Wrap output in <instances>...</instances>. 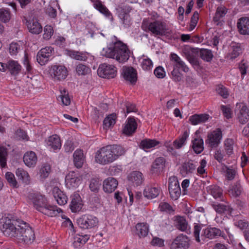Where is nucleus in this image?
Listing matches in <instances>:
<instances>
[{
    "mask_svg": "<svg viewBox=\"0 0 249 249\" xmlns=\"http://www.w3.org/2000/svg\"><path fill=\"white\" fill-rule=\"evenodd\" d=\"M232 52L231 53V57L235 58L237 57L242 53V49L240 45L237 44H232L231 46Z\"/></svg>",
    "mask_w": 249,
    "mask_h": 249,
    "instance_id": "obj_58",
    "label": "nucleus"
},
{
    "mask_svg": "<svg viewBox=\"0 0 249 249\" xmlns=\"http://www.w3.org/2000/svg\"><path fill=\"white\" fill-rule=\"evenodd\" d=\"M217 93L224 98H228L229 92L227 89L222 85H219L216 89Z\"/></svg>",
    "mask_w": 249,
    "mask_h": 249,
    "instance_id": "obj_61",
    "label": "nucleus"
},
{
    "mask_svg": "<svg viewBox=\"0 0 249 249\" xmlns=\"http://www.w3.org/2000/svg\"><path fill=\"white\" fill-rule=\"evenodd\" d=\"M233 144L234 141L231 139H227L225 141V150L227 154L229 156L231 155L233 153Z\"/></svg>",
    "mask_w": 249,
    "mask_h": 249,
    "instance_id": "obj_55",
    "label": "nucleus"
},
{
    "mask_svg": "<svg viewBox=\"0 0 249 249\" xmlns=\"http://www.w3.org/2000/svg\"><path fill=\"white\" fill-rule=\"evenodd\" d=\"M16 175L19 179H21L26 184H29L30 181L29 176L28 173L22 168H18L16 172Z\"/></svg>",
    "mask_w": 249,
    "mask_h": 249,
    "instance_id": "obj_48",
    "label": "nucleus"
},
{
    "mask_svg": "<svg viewBox=\"0 0 249 249\" xmlns=\"http://www.w3.org/2000/svg\"><path fill=\"white\" fill-rule=\"evenodd\" d=\"M101 185V180L98 178H94L90 180L89 188L92 192H97Z\"/></svg>",
    "mask_w": 249,
    "mask_h": 249,
    "instance_id": "obj_50",
    "label": "nucleus"
},
{
    "mask_svg": "<svg viewBox=\"0 0 249 249\" xmlns=\"http://www.w3.org/2000/svg\"><path fill=\"white\" fill-rule=\"evenodd\" d=\"M29 198L32 201L34 207L38 211L49 216H56L62 212L56 206L49 205L46 198L36 193H31Z\"/></svg>",
    "mask_w": 249,
    "mask_h": 249,
    "instance_id": "obj_3",
    "label": "nucleus"
},
{
    "mask_svg": "<svg viewBox=\"0 0 249 249\" xmlns=\"http://www.w3.org/2000/svg\"><path fill=\"white\" fill-rule=\"evenodd\" d=\"M94 7L98 10L100 13L104 14L106 17L109 18L111 17L112 18V15L108 9L100 1H97L94 4Z\"/></svg>",
    "mask_w": 249,
    "mask_h": 249,
    "instance_id": "obj_45",
    "label": "nucleus"
},
{
    "mask_svg": "<svg viewBox=\"0 0 249 249\" xmlns=\"http://www.w3.org/2000/svg\"><path fill=\"white\" fill-rule=\"evenodd\" d=\"M212 206L216 213L220 214L226 213L231 214L233 211V209L228 202H225V204L213 203L212 204Z\"/></svg>",
    "mask_w": 249,
    "mask_h": 249,
    "instance_id": "obj_22",
    "label": "nucleus"
},
{
    "mask_svg": "<svg viewBox=\"0 0 249 249\" xmlns=\"http://www.w3.org/2000/svg\"><path fill=\"white\" fill-rule=\"evenodd\" d=\"M26 23L29 32L33 34L38 35L42 31V26L36 19L27 20Z\"/></svg>",
    "mask_w": 249,
    "mask_h": 249,
    "instance_id": "obj_27",
    "label": "nucleus"
},
{
    "mask_svg": "<svg viewBox=\"0 0 249 249\" xmlns=\"http://www.w3.org/2000/svg\"><path fill=\"white\" fill-rule=\"evenodd\" d=\"M83 206L82 200L79 194H75L72 196L70 207L72 212H77L81 210Z\"/></svg>",
    "mask_w": 249,
    "mask_h": 249,
    "instance_id": "obj_26",
    "label": "nucleus"
},
{
    "mask_svg": "<svg viewBox=\"0 0 249 249\" xmlns=\"http://www.w3.org/2000/svg\"><path fill=\"white\" fill-rule=\"evenodd\" d=\"M237 28L240 34L249 35V18L242 17L239 18L237 24Z\"/></svg>",
    "mask_w": 249,
    "mask_h": 249,
    "instance_id": "obj_21",
    "label": "nucleus"
},
{
    "mask_svg": "<svg viewBox=\"0 0 249 249\" xmlns=\"http://www.w3.org/2000/svg\"><path fill=\"white\" fill-rule=\"evenodd\" d=\"M189 48H185L184 50V53L186 59L189 61V62L194 66H198L199 65V63L197 60V59L196 57V56L193 54L194 52H192Z\"/></svg>",
    "mask_w": 249,
    "mask_h": 249,
    "instance_id": "obj_39",
    "label": "nucleus"
},
{
    "mask_svg": "<svg viewBox=\"0 0 249 249\" xmlns=\"http://www.w3.org/2000/svg\"><path fill=\"white\" fill-rule=\"evenodd\" d=\"M53 49L51 47H46L41 49L36 55L37 61L41 65H44L47 63L50 57L53 55Z\"/></svg>",
    "mask_w": 249,
    "mask_h": 249,
    "instance_id": "obj_14",
    "label": "nucleus"
},
{
    "mask_svg": "<svg viewBox=\"0 0 249 249\" xmlns=\"http://www.w3.org/2000/svg\"><path fill=\"white\" fill-rule=\"evenodd\" d=\"M80 181V178L76 176L74 172L69 173L66 177L67 184H69L72 187L78 186Z\"/></svg>",
    "mask_w": 249,
    "mask_h": 249,
    "instance_id": "obj_38",
    "label": "nucleus"
},
{
    "mask_svg": "<svg viewBox=\"0 0 249 249\" xmlns=\"http://www.w3.org/2000/svg\"><path fill=\"white\" fill-rule=\"evenodd\" d=\"M122 75L124 79L134 85L137 80V73L135 69L131 67L124 66L122 69Z\"/></svg>",
    "mask_w": 249,
    "mask_h": 249,
    "instance_id": "obj_13",
    "label": "nucleus"
},
{
    "mask_svg": "<svg viewBox=\"0 0 249 249\" xmlns=\"http://www.w3.org/2000/svg\"><path fill=\"white\" fill-rule=\"evenodd\" d=\"M7 70L11 75H17L20 72L21 66L14 60H9L6 63L0 62V71L5 72Z\"/></svg>",
    "mask_w": 249,
    "mask_h": 249,
    "instance_id": "obj_7",
    "label": "nucleus"
},
{
    "mask_svg": "<svg viewBox=\"0 0 249 249\" xmlns=\"http://www.w3.org/2000/svg\"><path fill=\"white\" fill-rule=\"evenodd\" d=\"M21 223V222L6 217L0 221V229L5 236L15 237L17 236L18 229Z\"/></svg>",
    "mask_w": 249,
    "mask_h": 249,
    "instance_id": "obj_5",
    "label": "nucleus"
},
{
    "mask_svg": "<svg viewBox=\"0 0 249 249\" xmlns=\"http://www.w3.org/2000/svg\"><path fill=\"white\" fill-rule=\"evenodd\" d=\"M168 190L170 197L172 200H176L181 195V189L178 179L175 177L169 179Z\"/></svg>",
    "mask_w": 249,
    "mask_h": 249,
    "instance_id": "obj_11",
    "label": "nucleus"
},
{
    "mask_svg": "<svg viewBox=\"0 0 249 249\" xmlns=\"http://www.w3.org/2000/svg\"><path fill=\"white\" fill-rule=\"evenodd\" d=\"M117 70L116 68L110 65L103 64L99 66L97 70L98 75L105 78H112L116 75Z\"/></svg>",
    "mask_w": 249,
    "mask_h": 249,
    "instance_id": "obj_9",
    "label": "nucleus"
},
{
    "mask_svg": "<svg viewBox=\"0 0 249 249\" xmlns=\"http://www.w3.org/2000/svg\"><path fill=\"white\" fill-rule=\"evenodd\" d=\"M77 222L81 228L88 229L97 225L98 219L91 215H84L77 219Z\"/></svg>",
    "mask_w": 249,
    "mask_h": 249,
    "instance_id": "obj_8",
    "label": "nucleus"
},
{
    "mask_svg": "<svg viewBox=\"0 0 249 249\" xmlns=\"http://www.w3.org/2000/svg\"><path fill=\"white\" fill-rule=\"evenodd\" d=\"M242 190V189L240 184L239 182H236L230 187L228 192L231 196L237 197L240 195Z\"/></svg>",
    "mask_w": 249,
    "mask_h": 249,
    "instance_id": "obj_41",
    "label": "nucleus"
},
{
    "mask_svg": "<svg viewBox=\"0 0 249 249\" xmlns=\"http://www.w3.org/2000/svg\"><path fill=\"white\" fill-rule=\"evenodd\" d=\"M196 169V165L192 160L185 161L182 163L179 168L180 174L183 177H186L189 174H193Z\"/></svg>",
    "mask_w": 249,
    "mask_h": 249,
    "instance_id": "obj_18",
    "label": "nucleus"
},
{
    "mask_svg": "<svg viewBox=\"0 0 249 249\" xmlns=\"http://www.w3.org/2000/svg\"><path fill=\"white\" fill-rule=\"evenodd\" d=\"M132 8L129 5H120L117 8L118 16L124 28H127L131 25L130 16L129 14Z\"/></svg>",
    "mask_w": 249,
    "mask_h": 249,
    "instance_id": "obj_6",
    "label": "nucleus"
},
{
    "mask_svg": "<svg viewBox=\"0 0 249 249\" xmlns=\"http://www.w3.org/2000/svg\"><path fill=\"white\" fill-rule=\"evenodd\" d=\"M189 135V132L187 130L185 131L178 139L174 141L173 143L174 146L177 149H179L182 147L185 144Z\"/></svg>",
    "mask_w": 249,
    "mask_h": 249,
    "instance_id": "obj_43",
    "label": "nucleus"
},
{
    "mask_svg": "<svg viewBox=\"0 0 249 249\" xmlns=\"http://www.w3.org/2000/svg\"><path fill=\"white\" fill-rule=\"evenodd\" d=\"M52 75L55 80H64L68 75L67 70L64 66L54 65L52 67Z\"/></svg>",
    "mask_w": 249,
    "mask_h": 249,
    "instance_id": "obj_16",
    "label": "nucleus"
},
{
    "mask_svg": "<svg viewBox=\"0 0 249 249\" xmlns=\"http://www.w3.org/2000/svg\"><path fill=\"white\" fill-rule=\"evenodd\" d=\"M199 14L197 11H195L191 17L189 30H193L196 26L199 19Z\"/></svg>",
    "mask_w": 249,
    "mask_h": 249,
    "instance_id": "obj_60",
    "label": "nucleus"
},
{
    "mask_svg": "<svg viewBox=\"0 0 249 249\" xmlns=\"http://www.w3.org/2000/svg\"><path fill=\"white\" fill-rule=\"evenodd\" d=\"M61 94L58 97V100L60 99L62 104L65 106H68L70 104L71 99L68 94V92L65 89L60 90Z\"/></svg>",
    "mask_w": 249,
    "mask_h": 249,
    "instance_id": "obj_52",
    "label": "nucleus"
},
{
    "mask_svg": "<svg viewBox=\"0 0 249 249\" xmlns=\"http://www.w3.org/2000/svg\"><path fill=\"white\" fill-rule=\"evenodd\" d=\"M53 197L59 205H64L67 203L68 197L58 187H54L52 190Z\"/></svg>",
    "mask_w": 249,
    "mask_h": 249,
    "instance_id": "obj_24",
    "label": "nucleus"
},
{
    "mask_svg": "<svg viewBox=\"0 0 249 249\" xmlns=\"http://www.w3.org/2000/svg\"><path fill=\"white\" fill-rule=\"evenodd\" d=\"M190 246V239L185 235L181 234L175 238L170 244V249H188Z\"/></svg>",
    "mask_w": 249,
    "mask_h": 249,
    "instance_id": "obj_10",
    "label": "nucleus"
},
{
    "mask_svg": "<svg viewBox=\"0 0 249 249\" xmlns=\"http://www.w3.org/2000/svg\"><path fill=\"white\" fill-rule=\"evenodd\" d=\"M159 208L160 211L169 213H171L174 211L172 206L167 202H161L159 205Z\"/></svg>",
    "mask_w": 249,
    "mask_h": 249,
    "instance_id": "obj_64",
    "label": "nucleus"
},
{
    "mask_svg": "<svg viewBox=\"0 0 249 249\" xmlns=\"http://www.w3.org/2000/svg\"><path fill=\"white\" fill-rule=\"evenodd\" d=\"M23 160L26 166L29 167H33L36 163L37 157L34 152H27L24 154Z\"/></svg>",
    "mask_w": 249,
    "mask_h": 249,
    "instance_id": "obj_28",
    "label": "nucleus"
},
{
    "mask_svg": "<svg viewBox=\"0 0 249 249\" xmlns=\"http://www.w3.org/2000/svg\"><path fill=\"white\" fill-rule=\"evenodd\" d=\"M89 239L88 235H82L81 237L76 236L74 237V240L73 243L74 247L76 248L81 247L85 244Z\"/></svg>",
    "mask_w": 249,
    "mask_h": 249,
    "instance_id": "obj_49",
    "label": "nucleus"
},
{
    "mask_svg": "<svg viewBox=\"0 0 249 249\" xmlns=\"http://www.w3.org/2000/svg\"><path fill=\"white\" fill-rule=\"evenodd\" d=\"M190 50L196 53H199L201 58L207 62H210L213 56L212 52L210 50L194 48H190Z\"/></svg>",
    "mask_w": 249,
    "mask_h": 249,
    "instance_id": "obj_25",
    "label": "nucleus"
},
{
    "mask_svg": "<svg viewBox=\"0 0 249 249\" xmlns=\"http://www.w3.org/2000/svg\"><path fill=\"white\" fill-rule=\"evenodd\" d=\"M224 233L220 229L215 227H208L203 230L201 234L202 239L205 237L210 239H213L221 236L224 237Z\"/></svg>",
    "mask_w": 249,
    "mask_h": 249,
    "instance_id": "obj_15",
    "label": "nucleus"
},
{
    "mask_svg": "<svg viewBox=\"0 0 249 249\" xmlns=\"http://www.w3.org/2000/svg\"><path fill=\"white\" fill-rule=\"evenodd\" d=\"M17 238L18 242L27 245L31 244L35 239V234L33 229L26 223L21 221L18 229Z\"/></svg>",
    "mask_w": 249,
    "mask_h": 249,
    "instance_id": "obj_4",
    "label": "nucleus"
},
{
    "mask_svg": "<svg viewBox=\"0 0 249 249\" xmlns=\"http://www.w3.org/2000/svg\"><path fill=\"white\" fill-rule=\"evenodd\" d=\"M160 190L155 187L147 186L143 191L144 196L148 199H152L158 196Z\"/></svg>",
    "mask_w": 249,
    "mask_h": 249,
    "instance_id": "obj_34",
    "label": "nucleus"
},
{
    "mask_svg": "<svg viewBox=\"0 0 249 249\" xmlns=\"http://www.w3.org/2000/svg\"><path fill=\"white\" fill-rule=\"evenodd\" d=\"M127 178L134 185H140L143 182L142 174L139 171L132 172L128 176Z\"/></svg>",
    "mask_w": 249,
    "mask_h": 249,
    "instance_id": "obj_30",
    "label": "nucleus"
},
{
    "mask_svg": "<svg viewBox=\"0 0 249 249\" xmlns=\"http://www.w3.org/2000/svg\"><path fill=\"white\" fill-rule=\"evenodd\" d=\"M238 117L239 122L242 124H244L248 121L249 119V109L247 106H244L241 108Z\"/></svg>",
    "mask_w": 249,
    "mask_h": 249,
    "instance_id": "obj_40",
    "label": "nucleus"
},
{
    "mask_svg": "<svg viewBox=\"0 0 249 249\" xmlns=\"http://www.w3.org/2000/svg\"><path fill=\"white\" fill-rule=\"evenodd\" d=\"M170 60L173 63V69H180L185 72L189 71V68L176 53H171Z\"/></svg>",
    "mask_w": 249,
    "mask_h": 249,
    "instance_id": "obj_19",
    "label": "nucleus"
},
{
    "mask_svg": "<svg viewBox=\"0 0 249 249\" xmlns=\"http://www.w3.org/2000/svg\"><path fill=\"white\" fill-rule=\"evenodd\" d=\"M118 184L117 180L112 177H109L103 182V190L107 193H111L117 188Z\"/></svg>",
    "mask_w": 249,
    "mask_h": 249,
    "instance_id": "obj_23",
    "label": "nucleus"
},
{
    "mask_svg": "<svg viewBox=\"0 0 249 249\" xmlns=\"http://www.w3.org/2000/svg\"><path fill=\"white\" fill-rule=\"evenodd\" d=\"M116 123V115L111 114L107 117L104 120V128L107 129L109 127L113 125Z\"/></svg>",
    "mask_w": 249,
    "mask_h": 249,
    "instance_id": "obj_51",
    "label": "nucleus"
},
{
    "mask_svg": "<svg viewBox=\"0 0 249 249\" xmlns=\"http://www.w3.org/2000/svg\"><path fill=\"white\" fill-rule=\"evenodd\" d=\"M192 148L197 154L201 153L204 150L203 140L200 138H196L192 141Z\"/></svg>",
    "mask_w": 249,
    "mask_h": 249,
    "instance_id": "obj_36",
    "label": "nucleus"
},
{
    "mask_svg": "<svg viewBox=\"0 0 249 249\" xmlns=\"http://www.w3.org/2000/svg\"><path fill=\"white\" fill-rule=\"evenodd\" d=\"M165 163V159L163 157L157 158L151 166V172L152 174H159L161 172Z\"/></svg>",
    "mask_w": 249,
    "mask_h": 249,
    "instance_id": "obj_29",
    "label": "nucleus"
},
{
    "mask_svg": "<svg viewBox=\"0 0 249 249\" xmlns=\"http://www.w3.org/2000/svg\"><path fill=\"white\" fill-rule=\"evenodd\" d=\"M235 226L238 227L242 230H248L249 229V223L246 219H241L236 221L235 223Z\"/></svg>",
    "mask_w": 249,
    "mask_h": 249,
    "instance_id": "obj_62",
    "label": "nucleus"
},
{
    "mask_svg": "<svg viewBox=\"0 0 249 249\" xmlns=\"http://www.w3.org/2000/svg\"><path fill=\"white\" fill-rule=\"evenodd\" d=\"M159 143V141L155 140L146 139L141 142L140 146L143 149H149L156 146Z\"/></svg>",
    "mask_w": 249,
    "mask_h": 249,
    "instance_id": "obj_46",
    "label": "nucleus"
},
{
    "mask_svg": "<svg viewBox=\"0 0 249 249\" xmlns=\"http://www.w3.org/2000/svg\"><path fill=\"white\" fill-rule=\"evenodd\" d=\"M5 178L11 186L14 188L18 187V183L13 174L7 172L5 174Z\"/></svg>",
    "mask_w": 249,
    "mask_h": 249,
    "instance_id": "obj_57",
    "label": "nucleus"
},
{
    "mask_svg": "<svg viewBox=\"0 0 249 249\" xmlns=\"http://www.w3.org/2000/svg\"><path fill=\"white\" fill-rule=\"evenodd\" d=\"M73 162L75 166L77 168L82 167L84 160L83 151L81 149L76 150L73 154Z\"/></svg>",
    "mask_w": 249,
    "mask_h": 249,
    "instance_id": "obj_31",
    "label": "nucleus"
},
{
    "mask_svg": "<svg viewBox=\"0 0 249 249\" xmlns=\"http://www.w3.org/2000/svg\"><path fill=\"white\" fill-rule=\"evenodd\" d=\"M209 118V115L207 114H195L189 118V121L193 125H196L198 124L206 122Z\"/></svg>",
    "mask_w": 249,
    "mask_h": 249,
    "instance_id": "obj_33",
    "label": "nucleus"
},
{
    "mask_svg": "<svg viewBox=\"0 0 249 249\" xmlns=\"http://www.w3.org/2000/svg\"><path fill=\"white\" fill-rule=\"evenodd\" d=\"M227 9L224 6L218 7L213 18L214 22H218L221 18L223 17L227 13Z\"/></svg>",
    "mask_w": 249,
    "mask_h": 249,
    "instance_id": "obj_53",
    "label": "nucleus"
},
{
    "mask_svg": "<svg viewBox=\"0 0 249 249\" xmlns=\"http://www.w3.org/2000/svg\"><path fill=\"white\" fill-rule=\"evenodd\" d=\"M7 152L6 148L3 146L0 147V163L1 167L4 168L6 165V157Z\"/></svg>",
    "mask_w": 249,
    "mask_h": 249,
    "instance_id": "obj_54",
    "label": "nucleus"
},
{
    "mask_svg": "<svg viewBox=\"0 0 249 249\" xmlns=\"http://www.w3.org/2000/svg\"><path fill=\"white\" fill-rule=\"evenodd\" d=\"M44 33L43 38L45 39H49L53 34V30L51 25H47L44 29Z\"/></svg>",
    "mask_w": 249,
    "mask_h": 249,
    "instance_id": "obj_63",
    "label": "nucleus"
},
{
    "mask_svg": "<svg viewBox=\"0 0 249 249\" xmlns=\"http://www.w3.org/2000/svg\"><path fill=\"white\" fill-rule=\"evenodd\" d=\"M65 53L71 58L80 60L86 61L87 59L86 55L82 53L71 50H66Z\"/></svg>",
    "mask_w": 249,
    "mask_h": 249,
    "instance_id": "obj_37",
    "label": "nucleus"
},
{
    "mask_svg": "<svg viewBox=\"0 0 249 249\" xmlns=\"http://www.w3.org/2000/svg\"><path fill=\"white\" fill-rule=\"evenodd\" d=\"M124 153L125 150L121 146L108 145L96 152L95 160L100 164L106 165L112 162Z\"/></svg>",
    "mask_w": 249,
    "mask_h": 249,
    "instance_id": "obj_1",
    "label": "nucleus"
},
{
    "mask_svg": "<svg viewBox=\"0 0 249 249\" xmlns=\"http://www.w3.org/2000/svg\"><path fill=\"white\" fill-rule=\"evenodd\" d=\"M11 18V13L9 9L2 8L0 9V21L3 23L9 21Z\"/></svg>",
    "mask_w": 249,
    "mask_h": 249,
    "instance_id": "obj_47",
    "label": "nucleus"
},
{
    "mask_svg": "<svg viewBox=\"0 0 249 249\" xmlns=\"http://www.w3.org/2000/svg\"><path fill=\"white\" fill-rule=\"evenodd\" d=\"M208 193L211 194L215 198H219L222 200L223 190L219 186L216 185H211L207 187Z\"/></svg>",
    "mask_w": 249,
    "mask_h": 249,
    "instance_id": "obj_35",
    "label": "nucleus"
},
{
    "mask_svg": "<svg viewBox=\"0 0 249 249\" xmlns=\"http://www.w3.org/2000/svg\"><path fill=\"white\" fill-rule=\"evenodd\" d=\"M208 139L206 141V142H208L211 147H217L222 138L221 129L217 128L216 130L213 131L210 134L208 135Z\"/></svg>",
    "mask_w": 249,
    "mask_h": 249,
    "instance_id": "obj_17",
    "label": "nucleus"
},
{
    "mask_svg": "<svg viewBox=\"0 0 249 249\" xmlns=\"http://www.w3.org/2000/svg\"><path fill=\"white\" fill-rule=\"evenodd\" d=\"M48 146L54 150L60 149L61 147V143L59 137L57 135H53L48 138L47 142Z\"/></svg>",
    "mask_w": 249,
    "mask_h": 249,
    "instance_id": "obj_32",
    "label": "nucleus"
},
{
    "mask_svg": "<svg viewBox=\"0 0 249 249\" xmlns=\"http://www.w3.org/2000/svg\"><path fill=\"white\" fill-rule=\"evenodd\" d=\"M102 54L107 57L115 59L120 63H124L129 59L130 51L125 44L118 41L104 48Z\"/></svg>",
    "mask_w": 249,
    "mask_h": 249,
    "instance_id": "obj_2",
    "label": "nucleus"
},
{
    "mask_svg": "<svg viewBox=\"0 0 249 249\" xmlns=\"http://www.w3.org/2000/svg\"><path fill=\"white\" fill-rule=\"evenodd\" d=\"M175 221L176 222V227L177 229L182 231H185L188 227V223L182 216H176Z\"/></svg>",
    "mask_w": 249,
    "mask_h": 249,
    "instance_id": "obj_42",
    "label": "nucleus"
},
{
    "mask_svg": "<svg viewBox=\"0 0 249 249\" xmlns=\"http://www.w3.org/2000/svg\"><path fill=\"white\" fill-rule=\"evenodd\" d=\"M137 128V124L134 117H129L123 128V132L127 136H131L134 133Z\"/></svg>",
    "mask_w": 249,
    "mask_h": 249,
    "instance_id": "obj_20",
    "label": "nucleus"
},
{
    "mask_svg": "<svg viewBox=\"0 0 249 249\" xmlns=\"http://www.w3.org/2000/svg\"><path fill=\"white\" fill-rule=\"evenodd\" d=\"M76 71L78 75H85L90 72V69L87 66L79 64L76 66Z\"/></svg>",
    "mask_w": 249,
    "mask_h": 249,
    "instance_id": "obj_56",
    "label": "nucleus"
},
{
    "mask_svg": "<svg viewBox=\"0 0 249 249\" xmlns=\"http://www.w3.org/2000/svg\"><path fill=\"white\" fill-rule=\"evenodd\" d=\"M148 29L155 36H162L166 33V24L159 20H156L150 22Z\"/></svg>",
    "mask_w": 249,
    "mask_h": 249,
    "instance_id": "obj_12",
    "label": "nucleus"
},
{
    "mask_svg": "<svg viewBox=\"0 0 249 249\" xmlns=\"http://www.w3.org/2000/svg\"><path fill=\"white\" fill-rule=\"evenodd\" d=\"M50 171L51 166L48 163H45L40 170V176L43 178H45L48 176Z\"/></svg>",
    "mask_w": 249,
    "mask_h": 249,
    "instance_id": "obj_59",
    "label": "nucleus"
},
{
    "mask_svg": "<svg viewBox=\"0 0 249 249\" xmlns=\"http://www.w3.org/2000/svg\"><path fill=\"white\" fill-rule=\"evenodd\" d=\"M137 234L141 237H145L148 233V226L146 224L138 223L136 226Z\"/></svg>",
    "mask_w": 249,
    "mask_h": 249,
    "instance_id": "obj_44",
    "label": "nucleus"
}]
</instances>
